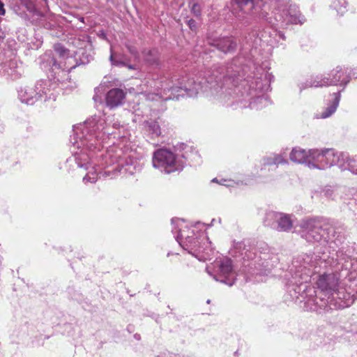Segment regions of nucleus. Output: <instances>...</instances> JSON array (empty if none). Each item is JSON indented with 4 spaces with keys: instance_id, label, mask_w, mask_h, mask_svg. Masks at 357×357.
Wrapping results in <instances>:
<instances>
[{
    "instance_id": "obj_1",
    "label": "nucleus",
    "mask_w": 357,
    "mask_h": 357,
    "mask_svg": "<svg viewBox=\"0 0 357 357\" xmlns=\"http://www.w3.org/2000/svg\"><path fill=\"white\" fill-rule=\"evenodd\" d=\"M274 79L272 73L256 66L254 62L243 63L238 56L226 66H215L204 74L181 78L169 75L158 77L155 81L157 93L148 95L150 100H171L178 96L195 97L202 93L220 103L236 106L235 108L261 109L271 104L264 93L271 89Z\"/></svg>"
},
{
    "instance_id": "obj_2",
    "label": "nucleus",
    "mask_w": 357,
    "mask_h": 357,
    "mask_svg": "<svg viewBox=\"0 0 357 357\" xmlns=\"http://www.w3.org/2000/svg\"><path fill=\"white\" fill-rule=\"evenodd\" d=\"M121 126L113 116L103 119L93 116L73 128L70 142L77 149L66 162L69 173L86 172L84 183H93L101 177L115 178L119 175L139 173L143 163L132 150L123 149L114 139Z\"/></svg>"
},
{
    "instance_id": "obj_3",
    "label": "nucleus",
    "mask_w": 357,
    "mask_h": 357,
    "mask_svg": "<svg viewBox=\"0 0 357 357\" xmlns=\"http://www.w3.org/2000/svg\"><path fill=\"white\" fill-rule=\"evenodd\" d=\"M328 259L324 264L330 265L332 272L319 275L317 287L320 294L331 303L349 299V307L357 299V260L340 249L329 251Z\"/></svg>"
},
{
    "instance_id": "obj_4",
    "label": "nucleus",
    "mask_w": 357,
    "mask_h": 357,
    "mask_svg": "<svg viewBox=\"0 0 357 357\" xmlns=\"http://www.w3.org/2000/svg\"><path fill=\"white\" fill-rule=\"evenodd\" d=\"M231 12L237 20L249 25L255 19H259L270 26L283 27L289 24H303L306 21L298 7L290 5L288 8L284 1L271 0L270 2L255 0H231Z\"/></svg>"
},
{
    "instance_id": "obj_5",
    "label": "nucleus",
    "mask_w": 357,
    "mask_h": 357,
    "mask_svg": "<svg viewBox=\"0 0 357 357\" xmlns=\"http://www.w3.org/2000/svg\"><path fill=\"white\" fill-rule=\"evenodd\" d=\"M230 253L242 261L251 275H267L279 261L278 256L264 243L254 247L247 245L245 241H234Z\"/></svg>"
},
{
    "instance_id": "obj_6",
    "label": "nucleus",
    "mask_w": 357,
    "mask_h": 357,
    "mask_svg": "<svg viewBox=\"0 0 357 357\" xmlns=\"http://www.w3.org/2000/svg\"><path fill=\"white\" fill-rule=\"evenodd\" d=\"M172 232L176 234V241L185 250L199 261L211 259L214 255L211 243L206 234L202 229H199V226L204 224L198 222L189 227L183 220L172 218Z\"/></svg>"
},
{
    "instance_id": "obj_7",
    "label": "nucleus",
    "mask_w": 357,
    "mask_h": 357,
    "mask_svg": "<svg viewBox=\"0 0 357 357\" xmlns=\"http://www.w3.org/2000/svg\"><path fill=\"white\" fill-rule=\"evenodd\" d=\"M300 235L310 243H324L330 248L343 250L345 236L342 229L335 228L322 218H307L300 221Z\"/></svg>"
},
{
    "instance_id": "obj_8",
    "label": "nucleus",
    "mask_w": 357,
    "mask_h": 357,
    "mask_svg": "<svg viewBox=\"0 0 357 357\" xmlns=\"http://www.w3.org/2000/svg\"><path fill=\"white\" fill-rule=\"evenodd\" d=\"M286 289V296L296 303H303V307L307 311L327 312L333 310L348 307L349 303H351L349 299H347V301L331 303L320 294L317 295L314 287L309 283L300 285L291 284L287 285Z\"/></svg>"
},
{
    "instance_id": "obj_9",
    "label": "nucleus",
    "mask_w": 357,
    "mask_h": 357,
    "mask_svg": "<svg viewBox=\"0 0 357 357\" xmlns=\"http://www.w3.org/2000/svg\"><path fill=\"white\" fill-rule=\"evenodd\" d=\"M328 255L324 251L321 256L315 252H310L294 257L284 275L287 280L286 288L291 284H308L312 276L318 272L317 269L328 260Z\"/></svg>"
},
{
    "instance_id": "obj_10",
    "label": "nucleus",
    "mask_w": 357,
    "mask_h": 357,
    "mask_svg": "<svg viewBox=\"0 0 357 357\" xmlns=\"http://www.w3.org/2000/svg\"><path fill=\"white\" fill-rule=\"evenodd\" d=\"M17 93L18 100L27 105H33L38 101L54 102L59 94V84L51 80L41 79L34 86H20Z\"/></svg>"
},
{
    "instance_id": "obj_11",
    "label": "nucleus",
    "mask_w": 357,
    "mask_h": 357,
    "mask_svg": "<svg viewBox=\"0 0 357 357\" xmlns=\"http://www.w3.org/2000/svg\"><path fill=\"white\" fill-rule=\"evenodd\" d=\"M182 157L183 155L175 150V146L173 150L158 149L153 153V167L166 174L181 172L185 167V160Z\"/></svg>"
},
{
    "instance_id": "obj_12",
    "label": "nucleus",
    "mask_w": 357,
    "mask_h": 357,
    "mask_svg": "<svg viewBox=\"0 0 357 357\" xmlns=\"http://www.w3.org/2000/svg\"><path fill=\"white\" fill-rule=\"evenodd\" d=\"M311 155L314 162L310 163V169L326 170L334 166H337L340 169H344L345 152L332 148L312 149Z\"/></svg>"
},
{
    "instance_id": "obj_13",
    "label": "nucleus",
    "mask_w": 357,
    "mask_h": 357,
    "mask_svg": "<svg viewBox=\"0 0 357 357\" xmlns=\"http://www.w3.org/2000/svg\"><path fill=\"white\" fill-rule=\"evenodd\" d=\"M275 26H271L259 31L253 30L248 33L242 41V49L245 51L249 50L252 54V51L256 50L262 43L273 45L278 41V38L284 40V33L278 31Z\"/></svg>"
},
{
    "instance_id": "obj_14",
    "label": "nucleus",
    "mask_w": 357,
    "mask_h": 357,
    "mask_svg": "<svg viewBox=\"0 0 357 357\" xmlns=\"http://www.w3.org/2000/svg\"><path fill=\"white\" fill-rule=\"evenodd\" d=\"M208 273L216 281L232 286L236 281L231 260L229 258L216 259L211 266H207Z\"/></svg>"
},
{
    "instance_id": "obj_15",
    "label": "nucleus",
    "mask_w": 357,
    "mask_h": 357,
    "mask_svg": "<svg viewBox=\"0 0 357 357\" xmlns=\"http://www.w3.org/2000/svg\"><path fill=\"white\" fill-rule=\"evenodd\" d=\"M294 218L291 214L270 211L266 213L264 225L278 232H289L293 228Z\"/></svg>"
},
{
    "instance_id": "obj_16",
    "label": "nucleus",
    "mask_w": 357,
    "mask_h": 357,
    "mask_svg": "<svg viewBox=\"0 0 357 357\" xmlns=\"http://www.w3.org/2000/svg\"><path fill=\"white\" fill-rule=\"evenodd\" d=\"M40 66L44 71H49L52 73V77L53 78V80L50 79L52 82L63 86V81L60 79L62 76L60 74H62L64 76L68 75V68H66V63L63 65L61 61H56L52 52H46L40 57ZM59 88H60L59 86Z\"/></svg>"
},
{
    "instance_id": "obj_17",
    "label": "nucleus",
    "mask_w": 357,
    "mask_h": 357,
    "mask_svg": "<svg viewBox=\"0 0 357 357\" xmlns=\"http://www.w3.org/2000/svg\"><path fill=\"white\" fill-rule=\"evenodd\" d=\"M73 44L77 47V50L74 52V56L70 59L75 63L67 66L68 72L75 68L76 66L88 64L93 59L92 46L88 40L74 38Z\"/></svg>"
},
{
    "instance_id": "obj_18",
    "label": "nucleus",
    "mask_w": 357,
    "mask_h": 357,
    "mask_svg": "<svg viewBox=\"0 0 357 357\" xmlns=\"http://www.w3.org/2000/svg\"><path fill=\"white\" fill-rule=\"evenodd\" d=\"M321 82V87L328 86H341L343 89L349 84L351 76L347 69L337 66L330 71L327 75H318Z\"/></svg>"
},
{
    "instance_id": "obj_19",
    "label": "nucleus",
    "mask_w": 357,
    "mask_h": 357,
    "mask_svg": "<svg viewBox=\"0 0 357 357\" xmlns=\"http://www.w3.org/2000/svg\"><path fill=\"white\" fill-rule=\"evenodd\" d=\"M168 123L162 117L149 118L143 123V130L145 135L150 139L164 137L167 133Z\"/></svg>"
},
{
    "instance_id": "obj_20",
    "label": "nucleus",
    "mask_w": 357,
    "mask_h": 357,
    "mask_svg": "<svg viewBox=\"0 0 357 357\" xmlns=\"http://www.w3.org/2000/svg\"><path fill=\"white\" fill-rule=\"evenodd\" d=\"M207 43L225 54L234 53L238 46L236 38L231 36L208 38Z\"/></svg>"
},
{
    "instance_id": "obj_21",
    "label": "nucleus",
    "mask_w": 357,
    "mask_h": 357,
    "mask_svg": "<svg viewBox=\"0 0 357 357\" xmlns=\"http://www.w3.org/2000/svg\"><path fill=\"white\" fill-rule=\"evenodd\" d=\"M13 10L25 23L30 21L31 15H40L31 0H16L13 6Z\"/></svg>"
},
{
    "instance_id": "obj_22",
    "label": "nucleus",
    "mask_w": 357,
    "mask_h": 357,
    "mask_svg": "<svg viewBox=\"0 0 357 357\" xmlns=\"http://www.w3.org/2000/svg\"><path fill=\"white\" fill-rule=\"evenodd\" d=\"M288 163V160L283 154L272 153L264 156L261 160V175H265L266 173L271 174L278 169L279 165H287Z\"/></svg>"
},
{
    "instance_id": "obj_23",
    "label": "nucleus",
    "mask_w": 357,
    "mask_h": 357,
    "mask_svg": "<svg viewBox=\"0 0 357 357\" xmlns=\"http://www.w3.org/2000/svg\"><path fill=\"white\" fill-rule=\"evenodd\" d=\"M0 73L7 78L13 80L21 77L24 73L22 63L16 58L0 63Z\"/></svg>"
},
{
    "instance_id": "obj_24",
    "label": "nucleus",
    "mask_w": 357,
    "mask_h": 357,
    "mask_svg": "<svg viewBox=\"0 0 357 357\" xmlns=\"http://www.w3.org/2000/svg\"><path fill=\"white\" fill-rule=\"evenodd\" d=\"M175 150L183 155L184 157L182 158L185 160V166L187 163L190 165H197L201 162L200 155L198 152L184 143L176 144Z\"/></svg>"
},
{
    "instance_id": "obj_25",
    "label": "nucleus",
    "mask_w": 357,
    "mask_h": 357,
    "mask_svg": "<svg viewBox=\"0 0 357 357\" xmlns=\"http://www.w3.org/2000/svg\"><path fill=\"white\" fill-rule=\"evenodd\" d=\"M341 98V91L333 93L326 100V107L319 114V118L327 119L331 116L337 110Z\"/></svg>"
},
{
    "instance_id": "obj_26",
    "label": "nucleus",
    "mask_w": 357,
    "mask_h": 357,
    "mask_svg": "<svg viewBox=\"0 0 357 357\" xmlns=\"http://www.w3.org/2000/svg\"><path fill=\"white\" fill-rule=\"evenodd\" d=\"M312 149L305 151L299 147L294 148L289 155L290 160L296 163L304 164L310 169V163L314 162L311 155Z\"/></svg>"
},
{
    "instance_id": "obj_27",
    "label": "nucleus",
    "mask_w": 357,
    "mask_h": 357,
    "mask_svg": "<svg viewBox=\"0 0 357 357\" xmlns=\"http://www.w3.org/2000/svg\"><path fill=\"white\" fill-rule=\"evenodd\" d=\"M142 57L147 66L156 68L160 67V52L158 48H144L142 50Z\"/></svg>"
},
{
    "instance_id": "obj_28",
    "label": "nucleus",
    "mask_w": 357,
    "mask_h": 357,
    "mask_svg": "<svg viewBox=\"0 0 357 357\" xmlns=\"http://www.w3.org/2000/svg\"><path fill=\"white\" fill-rule=\"evenodd\" d=\"M125 98L124 91L118 88L109 90L105 97L106 104L110 108L116 107L122 104Z\"/></svg>"
},
{
    "instance_id": "obj_29",
    "label": "nucleus",
    "mask_w": 357,
    "mask_h": 357,
    "mask_svg": "<svg viewBox=\"0 0 357 357\" xmlns=\"http://www.w3.org/2000/svg\"><path fill=\"white\" fill-rule=\"evenodd\" d=\"M319 75L312 76L310 78L306 79L305 82H301L298 84L300 93L303 90L311 87H321V81L319 80Z\"/></svg>"
},
{
    "instance_id": "obj_30",
    "label": "nucleus",
    "mask_w": 357,
    "mask_h": 357,
    "mask_svg": "<svg viewBox=\"0 0 357 357\" xmlns=\"http://www.w3.org/2000/svg\"><path fill=\"white\" fill-rule=\"evenodd\" d=\"M344 169H340V171L348 170L353 174H357V158L350 157L347 153H346V158L344 160Z\"/></svg>"
},
{
    "instance_id": "obj_31",
    "label": "nucleus",
    "mask_w": 357,
    "mask_h": 357,
    "mask_svg": "<svg viewBox=\"0 0 357 357\" xmlns=\"http://www.w3.org/2000/svg\"><path fill=\"white\" fill-rule=\"evenodd\" d=\"M54 50L55 53L61 59H67L68 63L70 64L72 56H70V50L64 47L61 43H56L54 45Z\"/></svg>"
},
{
    "instance_id": "obj_32",
    "label": "nucleus",
    "mask_w": 357,
    "mask_h": 357,
    "mask_svg": "<svg viewBox=\"0 0 357 357\" xmlns=\"http://www.w3.org/2000/svg\"><path fill=\"white\" fill-rule=\"evenodd\" d=\"M347 6L345 0H331L330 7L335 10L337 15H342L347 10Z\"/></svg>"
},
{
    "instance_id": "obj_33",
    "label": "nucleus",
    "mask_w": 357,
    "mask_h": 357,
    "mask_svg": "<svg viewBox=\"0 0 357 357\" xmlns=\"http://www.w3.org/2000/svg\"><path fill=\"white\" fill-rule=\"evenodd\" d=\"M109 61L112 66L117 67H123L125 65H126V58L122 55L114 54L112 50L109 56Z\"/></svg>"
},
{
    "instance_id": "obj_34",
    "label": "nucleus",
    "mask_w": 357,
    "mask_h": 357,
    "mask_svg": "<svg viewBox=\"0 0 357 357\" xmlns=\"http://www.w3.org/2000/svg\"><path fill=\"white\" fill-rule=\"evenodd\" d=\"M126 47L127 48L128 52L135 57V60H138L139 59V52L136 46L126 43Z\"/></svg>"
},
{
    "instance_id": "obj_35",
    "label": "nucleus",
    "mask_w": 357,
    "mask_h": 357,
    "mask_svg": "<svg viewBox=\"0 0 357 357\" xmlns=\"http://www.w3.org/2000/svg\"><path fill=\"white\" fill-rule=\"evenodd\" d=\"M191 11L196 17L201 16L202 14V8L201 6L198 2H195L192 3L191 7Z\"/></svg>"
},
{
    "instance_id": "obj_36",
    "label": "nucleus",
    "mask_w": 357,
    "mask_h": 357,
    "mask_svg": "<svg viewBox=\"0 0 357 357\" xmlns=\"http://www.w3.org/2000/svg\"><path fill=\"white\" fill-rule=\"evenodd\" d=\"M43 26L46 29L53 30L56 26V24L55 22H46L43 24Z\"/></svg>"
},
{
    "instance_id": "obj_37",
    "label": "nucleus",
    "mask_w": 357,
    "mask_h": 357,
    "mask_svg": "<svg viewBox=\"0 0 357 357\" xmlns=\"http://www.w3.org/2000/svg\"><path fill=\"white\" fill-rule=\"evenodd\" d=\"M188 25L189 26L191 30H194L196 29L197 26L196 21L192 19H190L188 21Z\"/></svg>"
},
{
    "instance_id": "obj_38",
    "label": "nucleus",
    "mask_w": 357,
    "mask_h": 357,
    "mask_svg": "<svg viewBox=\"0 0 357 357\" xmlns=\"http://www.w3.org/2000/svg\"><path fill=\"white\" fill-rule=\"evenodd\" d=\"M123 67H126L130 70H137V66L136 64H130L126 61V65H125Z\"/></svg>"
},
{
    "instance_id": "obj_39",
    "label": "nucleus",
    "mask_w": 357,
    "mask_h": 357,
    "mask_svg": "<svg viewBox=\"0 0 357 357\" xmlns=\"http://www.w3.org/2000/svg\"><path fill=\"white\" fill-rule=\"evenodd\" d=\"M6 13V10L3 8V3L0 1V15H4Z\"/></svg>"
},
{
    "instance_id": "obj_40",
    "label": "nucleus",
    "mask_w": 357,
    "mask_h": 357,
    "mask_svg": "<svg viewBox=\"0 0 357 357\" xmlns=\"http://www.w3.org/2000/svg\"><path fill=\"white\" fill-rule=\"evenodd\" d=\"M156 357H180V356L178 355H176V354H168L167 355L164 354V355H161V356H158Z\"/></svg>"
},
{
    "instance_id": "obj_41",
    "label": "nucleus",
    "mask_w": 357,
    "mask_h": 357,
    "mask_svg": "<svg viewBox=\"0 0 357 357\" xmlns=\"http://www.w3.org/2000/svg\"><path fill=\"white\" fill-rule=\"evenodd\" d=\"M134 337L135 339H136L137 340H139L141 339V336L138 333H136L134 335Z\"/></svg>"
},
{
    "instance_id": "obj_42",
    "label": "nucleus",
    "mask_w": 357,
    "mask_h": 357,
    "mask_svg": "<svg viewBox=\"0 0 357 357\" xmlns=\"http://www.w3.org/2000/svg\"><path fill=\"white\" fill-rule=\"evenodd\" d=\"M79 295L77 294V296H75L73 297H72L73 299H75V300H77V301H79Z\"/></svg>"
},
{
    "instance_id": "obj_43",
    "label": "nucleus",
    "mask_w": 357,
    "mask_h": 357,
    "mask_svg": "<svg viewBox=\"0 0 357 357\" xmlns=\"http://www.w3.org/2000/svg\"><path fill=\"white\" fill-rule=\"evenodd\" d=\"M329 191L330 190H328V191L326 192V196H331V195L332 192H329Z\"/></svg>"
},
{
    "instance_id": "obj_44",
    "label": "nucleus",
    "mask_w": 357,
    "mask_h": 357,
    "mask_svg": "<svg viewBox=\"0 0 357 357\" xmlns=\"http://www.w3.org/2000/svg\"><path fill=\"white\" fill-rule=\"evenodd\" d=\"M93 99H94V100H95V101H97V100H98V96H97V95H95V96H93Z\"/></svg>"
},
{
    "instance_id": "obj_45",
    "label": "nucleus",
    "mask_w": 357,
    "mask_h": 357,
    "mask_svg": "<svg viewBox=\"0 0 357 357\" xmlns=\"http://www.w3.org/2000/svg\"><path fill=\"white\" fill-rule=\"evenodd\" d=\"M351 357H357V352L353 354Z\"/></svg>"
},
{
    "instance_id": "obj_46",
    "label": "nucleus",
    "mask_w": 357,
    "mask_h": 357,
    "mask_svg": "<svg viewBox=\"0 0 357 357\" xmlns=\"http://www.w3.org/2000/svg\"><path fill=\"white\" fill-rule=\"evenodd\" d=\"M212 182H218V179L216 178H214L213 180H212Z\"/></svg>"
},
{
    "instance_id": "obj_47",
    "label": "nucleus",
    "mask_w": 357,
    "mask_h": 357,
    "mask_svg": "<svg viewBox=\"0 0 357 357\" xmlns=\"http://www.w3.org/2000/svg\"><path fill=\"white\" fill-rule=\"evenodd\" d=\"M79 20H80L81 22H84V17H80Z\"/></svg>"
},
{
    "instance_id": "obj_48",
    "label": "nucleus",
    "mask_w": 357,
    "mask_h": 357,
    "mask_svg": "<svg viewBox=\"0 0 357 357\" xmlns=\"http://www.w3.org/2000/svg\"><path fill=\"white\" fill-rule=\"evenodd\" d=\"M214 221H215V219H213L211 221V225L213 223Z\"/></svg>"
},
{
    "instance_id": "obj_49",
    "label": "nucleus",
    "mask_w": 357,
    "mask_h": 357,
    "mask_svg": "<svg viewBox=\"0 0 357 357\" xmlns=\"http://www.w3.org/2000/svg\"><path fill=\"white\" fill-rule=\"evenodd\" d=\"M40 44H42V42L38 43V46L40 45Z\"/></svg>"
},
{
    "instance_id": "obj_50",
    "label": "nucleus",
    "mask_w": 357,
    "mask_h": 357,
    "mask_svg": "<svg viewBox=\"0 0 357 357\" xmlns=\"http://www.w3.org/2000/svg\"><path fill=\"white\" fill-rule=\"evenodd\" d=\"M40 44H42V42L38 43V46L40 45Z\"/></svg>"
}]
</instances>
